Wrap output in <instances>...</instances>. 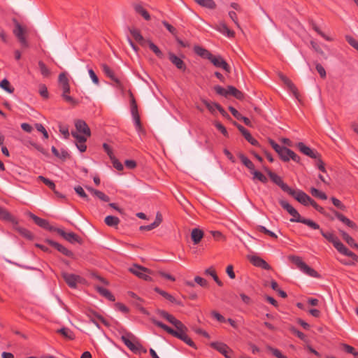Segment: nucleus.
Listing matches in <instances>:
<instances>
[{"mask_svg":"<svg viewBox=\"0 0 358 358\" xmlns=\"http://www.w3.org/2000/svg\"><path fill=\"white\" fill-rule=\"evenodd\" d=\"M279 203L281 207L286 210L287 213L292 216L290 219V222L303 223L313 229H320V225L317 223L310 219L301 217L299 212L287 201L280 200Z\"/></svg>","mask_w":358,"mask_h":358,"instance_id":"1","label":"nucleus"},{"mask_svg":"<svg viewBox=\"0 0 358 358\" xmlns=\"http://www.w3.org/2000/svg\"><path fill=\"white\" fill-rule=\"evenodd\" d=\"M122 341L134 353H146L147 350L138 341L137 338L131 333H127L121 336Z\"/></svg>","mask_w":358,"mask_h":358,"instance_id":"2","label":"nucleus"},{"mask_svg":"<svg viewBox=\"0 0 358 358\" xmlns=\"http://www.w3.org/2000/svg\"><path fill=\"white\" fill-rule=\"evenodd\" d=\"M13 21L15 24V29L13 31L14 35L17 37L19 42L23 47L27 48L29 45L25 36L27 33L26 28L22 26L16 19H13Z\"/></svg>","mask_w":358,"mask_h":358,"instance_id":"3","label":"nucleus"},{"mask_svg":"<svg viewBox=\"0 0 358 358\" xmlns=\"http://www.w3.org/2000/svg\"><path fill=\"white\" fill-rule=\"evenodd\" d=\"M129 270L131 273L141 279L146 281L152 280V278L148 275L152 273L151 271L145 267L134 264V266L130 268Z\"/></svg>","mask_w":358,"mask_h":358,"instance_id":"4","label":"nucleus"},{"mask_svg":"<svg viewBox=\"0 0 358 358\" xmlns=\"http://www.w3.org/2000/svg\"><path fill=\"white\" fill-rule=\"evenodd\" d=\"M287 194L304 206H308L312 199L306 193L300 189L294 190L291 188V191H289Z\"/></svg>","mask_w":358,"mask_h":358,"instance_id":"5","label":"nucleus"},{"mask_svg":"<svg viewBox=\"0 0 358 358\" xmlns=\"http://www.w3.org/2000/svg\"><path fill=\"white\" fill-rule=\"evenodd\" d=\"M27 215L40 227L48 230L49 231H57L58 228L51 226L47 220L41 218L31 212H27Z\"/></svg>","mask_w":358,"mask_h":358,"instance_id":"6","label":"nucleus"},{"mask_svg":"<svg viewBox=\"0 0 358 358\" xmlns=\"http://www.w3.org/2000/svg\"><path fill=\"white\" fill-rule=\"evenodd\" d=\"M210 345L222 354L226 358H232V350L224 343L212 342Z\"/></svg>","mask_w":358,"mask_h":358,"instance_id":"7","label":"nucleus"},{"mask_svg":"<svg viewBox=\"0 0 358 358\" xmlns=\"http://www.w3.org/2000/svg\"><path fill=\"white\" fill-rule=\"evenodd\" d=\"M101 69L103 72L106 74V76L111 79L113 82L115 83L116 87L119 89L123 90L124 89L123 83L122 81L118 79L113 72V71L106 64H101Z\"/></svg>","mask_w":358,"mask_h":358,"instance_id":"8","label":"nucleus"},{"mask_svg":"<svg viewBox=\"0 0 358 358\" xmlns=\"http://www.w3.org/2000/svg\"><path fill=\"white\" fill-rule=\"evenodd\" d=\"M59 235L71 243H82V238L74 232H65L63 229L58 228L56 231Z\"/></svg>","mask_w":358,"mask_h":358,"instance_id":"9","label":"nucleus"},{"mask_svg":"<svg viewBox=\"0 0 358 358\" xmlns=\"http://www.w3.org/2000/svg\"><path fill=\"white\" fill-rule=\"evenodd\" d=\"M210 62L217 68L223 69L227 73L231 72V68L228 63L220 55H213L210 59Z\"/></svg>","mask_w":358,"mask_h":358,"instance_id":"10","label":"nucleus"},{"mask_svg":"<svg viewBox=\"0 0 358 358\" xmlns=\"http://www.w3.org/2000/svg\"><path fill=\"white\" fill-rule=\"evenodd\" d=\"M278 76L280 79L284 83V84L287 87L288 90L293 94L295 98L299 99V93L292 81L282 73H278Z\"/></svg>","mask_w":358,"mask_h":358,"instance_id":"11","label":"nucleus"},{"mask_svg":"<svg viewBox=\"0 0 358 358\" xmlns=\"http://www.w3.org/2000/svg\"><path fill=\"white\" fill-rule=\"evenodd\" d=\"M269 178H271V180L275 183L277 185H278L282 191L288 193L289 191H291V187H289L286 183H285L283 182V180H282V178L278 176L276 173L271 171H268L267 172Z\"/></svg>","mask_w":358,"mask_h":358,"instance_id":"12","label":"nucleus"},{"mask_svg":"<svg viewBox=\"0 0 358 358\" xmlns=\"http://www.w3.org/2000/svg\"><path fill=\"white\" fill-rule=\"evenodd\" d=\"M45 243H47L48 245H51L52 247L55 248L57 251L63 254L64 255L73 258L74 254L71 250H68L66 248L61 245L60 243L55 242L54 241L46 239Z\"/></svg>","mask_w":358,"mask_h":358,"instance_id":"13","label":"nucleus"},{"mask_svg":"<svg viewBox=\"0 0 358 358\" xmlns=\"http://www.w3.org/2000/svg\"><path fill=\"white\" fill-rule=\"evenodd\" d=\"M62 276L66 284L71 288H76L77 283L81 279L80 276L67 272H62Z\"/></svg>","mask_w":358,"mask_h":358,"instance_id":"14","label":"nucleus"},{"mask_svg":"<svg viewBox=\"0 0 358 358\" xmlns=\"http://www.w3.org/2000/svg\"><path fill=\"white\" fill-rule=\"evenodd\" d=\"M296 147L298 149L306 156H308L310 158H318L320 157V153L316 150H312L310 148L306 145L303 143L299 142L297 143Z\"/></svg>","mask_w":358,"mask_h":358,"instance_id":"15","label":"nucleus"},{"mask_svg":"<svg viewBox=\"0 0 358 358\" xmlns=\"http://www.w3.org/2000/svg\"><path fill=\"white\" fill-rule=\"evenodd\" d=\"M248 259H249L250 262L255 266L259 267V268H262L265 270L271 269L270 265L259 256H257V255L249 256Z\"/></svg>","mask_w":358,"mask_h":358,"instance_id":"16","label":"nucleus"},{"mask_svg":"<svg viewBox=\"0 0 358 358\" xmlns=\"http://www.w3.org/2000/svg\"><path fill=\"white\" fill-rule=\"evenodd\" d=\"M61 88L62 90V97L64 100L71 105H76L78 102L71 96L69 95L70 93V85L69 83H64L60 85Z\"/></svg>","mask_w":358,"mask_h":358,"instance_id":"17","label":"nucleus"},{"mask_svg":"<svg viewBox=\"0 0 358 358\" xmlns=\"http://www.w3.org/2000/svg\"><path fill=\"white\" fill-rule=\"evenodd\" d=\"M75 126L77 132L81 133L86 136L87 137H90L91 136L90 129L84 120H76L75 122Z\"/></svg>","mask_w":358,"mask_h":358,"instance_id":"18","label":"nucleus"},{"mask_svg":"<svg viewBox=\"0 0 358 358\" xmlns=\"http://www.w3.org/2000/svg\"><path fill=\"white\" fill-rule=\"evenodd\" d=\"M187 328L180 322V341H184L189 346L196 349V345L190 337L186 334Z\"/></svg>","mask_w":358,"mask_h":358,"instance_id":"19","label":"nucleus"},{"mask_svg":"<svg viewBox=\"0 0 358 358\" xmlns=\"http://www.w3.org/2000/svg\"><path fill=\"white\" fill-rule=\"evenodd\" d=\"M157 313L159 316L164 318L169 322L174 325L177 329H179V321L172 315L163 310H157Z\"/></svg>","mask_w":358,"mask_h":358,"instance_id":"20","label":"nucleus"},{"mask_svg":"<svg viewBox=\"0 0 358 358\" xmlns=\"http://www.w3.org/2000/svg\"><path fill=\"white\" fill-rule=\"evenodd\" d=\"M194 51L197 55L203 59H207L210 60L213 56V55L209 50L199 45H194Z\"/></svg>","mask_w":358,"mask_h":358,"instance_id":"21","label":"nucleus"},{"mask_svg":"<svg viewBox=\"0 0 358 358\" xmlns=\"http://www.w3.org/2000/svg\"><path fill=\"white\" fill-rule=\"evenodd\" d=\"M129 32L133 36V38L141 45L145 46L147 45V41L143 36L141 35V31L135 28H129Z\"/></svg>","mask_w":358,"mask_h":358,"instance_id":"22","label":"nucleus"},{"mask_svg":"<svg viewBox=\"0 0 358 358\" xmlns=\"http://www.w3.org/2000/svg\"><path fill=\"white\" fill-rule=\"evenodd\" d=\"M0 220L9 222L13 224H17V221L6 208L0 206Z\"/></svg>","mask_w":358,"mask_h":358,"instance_id":"23","label":"nucleus"},{"mask_svg":"<svg viewBox=\"0 0 358 358\" xmlns=\"http://www.w3.org/2000/svg\"><path fill=\"white\" fill-rule=\"evenodd\" d=\"M334 213L338 220H339L341 222H342L343 224H345L348 227H349L352 229H357V226L354 222H352V220L348 219L347 217H345L341 213H339L336 210H334Z\"/></svg>","mask_w":358,"mask_h":358,"instance_id":"24","label":"nucleus"},{"mask_svg":"<svg viewBox=\"0 0 358 358\" xmlns=\"http://www.w3.org/2000/svg\"><path fill=\"white\" fill-rule=\"evenodd\" d=\"M153 323L156 326L163 329L164 331H166L169 334L173 335L176 338H179V331L174 330L172 328L169 327V326L166 325L165 324L162 323V322H159V321H157L155 320H153Z\"/></svg>","mask_w":358,"mask_h":358,"instance_id":"25","label":"nucleus"},{"mask_svg":"<svg viewBox=\"0 0 358 358\" xmlns=\"http://www.w3.org/2000/svg\"><path fill=\"white\" fill-rule=\"evenodd\" d=\"M203 231L199 229V228H194L192 230L191 232V238L194 243V245L199 244L201 239L203 237Z\"/></svg>","mask_w":358,"mask_h":358,"instance_id":"26","label":"nucleus"},{"mask_svg":"<svg viewBox=\"0 0 358 358\" xmlns=\"http://www.w3.org/2000/svg\"><path fill=\"white\" fill-rule=\"evenodd\" d=\"M94 289L103 296L106 298L110 301H115V298L112 293L107 289L102 287L99 285H94Z\"/></svg>","mask_w":358,"mask_h":358,"instance_id":"27","label":"nucleus"},{"mask_svg":"<svg viewBox=\"0 0 358 358\" xmlns=\"http://www.w3.org/2000/svg\"><path fill=\"white\" fill-rule=\"evenodd\" d=\"M217 29L221 32L222 34H225L227 35L228 37L229 38H233L234 37V35H235V33L234 31L229 29L227 27V25L226 24L225 22H220L218 24H217Z\"/></svg>","mask_w":358,"mask_h":358,"instance_id":"28","label":"nucleus"},{"mask_svg":"<svg viewBox=\"0 0 358 358\" xmlns=\"http://www.w3.org/2000/svg\"><path fill=\"white\" fill-rule=\"evenodd\" d=\"M86 189L90 193H92L93 195H94L97 198H99L100 200H101L103 201H105V202L109 201V200H110L109 196H107L106 194H105L103 192H101L99 190H97L96 189H94L93 187H88V186L86 187Z\"/></svg>","mask_w":358,"mask_h":358,"instance_id":"29","label":"nucleus"},{"mask_svg":"<svg viewBox=\"0 0 358 358\" xmlns=\"http://www.w3.org/2000/svg\"><path fill=\"white\" fill-rule=\"evenodd\" d=\"M56 332L62 335L64 338L67 340L72 341L75 339L74 333L67 327H62L59 329H57Z\"/></svg>","mask_w":358,"mask_h":358,"instance_id":"30","label":"nucleus"},{"mask_svg":"<svg viewBox=\"0 0 358 358\" xmlns=\"http://www.w3.org/2000/svg\"><path fill=\"white\" fill-rule=\"evenodd\" d=\"M229 95H231L238 100H243L245 97L244 94L241 91L231 85L228 86V96Z\"/></svg>","mask_w":358,"mask_h":358,"instance_id":"31","label":"nucleus"},{"mask_svg":"<svg viewBox=\"0 0 358 358\" xmlns=\"http://www.w3.org/2000/svg\"><path fill=\"white\" fill-rule=\"evenodd\" d=\"M131 113L137 129L141 131L142 129V126L141 123L140 115L138 111V106H135L134 105L133 108H131Z\"/></svg>","mask_w":358,"mask_h":358,"instance_id":"32","label":"nucleus"},{"mask_svg":"<svg viewBox=\"0 0 358 358\" xmlns=\"http://www.w3.org/2000/svg\"><path fill=\"white\" fill-rule=\"evenodd\" d=\"M343 240L352 248L358 249V244L355 243V241L348 234L343 230H339Z\"/></svg>","mask_w":358,"mask_h":358,"instance_id":"33","label":"nucleus"},{"mask_svg":"<svg viewBox=\"0 0 358 358\" xmlns=\"http://www.w3.org/2000/svg\"><path fill=\"white\" fill-rule=\"evenodd\" d=\"M134 10L141 15L145 20H150V15L148 12L142 6V5L136 3L134 5Z\"/></svg>","mask_w":358,"mask_h":358,"instance_id":"34","label":"nucleus"},{"mask_svg":"<svg viewBox=\"0 0 358 358\" xmlns=\"http://www.w3.org/2000/svg\"><path fill=\"white\" fill-rule=\"evenodd\" d=\"M199 6L213 10L216 8V3L213 0H194Z\"/></svg>","mask_w":358,"mask_h":358,"instance_id":"35","label":"nucleus"},{"mask_svg":"<svg viewBox=\"0 0 358 358\" xmlns=\"http://www.w3.org/2000/svg\"><path fill=\"white\" fill-rule=\"evenodd\" d=\"M238 157L241 162L250 171V172L255 169L254 164L245 155L243 154H239Z\"/></svg>","mask_w":358,"mask_h":358,"instance_id":"36","label":"nucleus"},{"mask_svg":"<svg viewBox=\"0 0 358 358\" xmlns=\"http://www.w3.org/2000/svg\"><path fill=\"white\" fill-rule=\"evenodd\" d=\"M320 233L322 236L327 239L329 242L331 243L333 245L338 240V238L334 235L332 232H325L322 229H320Z\"/></svg>","mask_w":358,"mask_h":358,"instance_id":"37","label":"nucleus"},{"mask_svg":"<svg viewBox=\"0 0 358 358\" xmlns=\"http://www.w3.org/2000/svg\"><path fill=\"white\" fill-rule=\"evenodd\" d=\"M180 206L182 207L184 211L189 215H191L193 210L192 204L185 198H180Z\"/></svg>","mask_w":358,"mask_h":358,"instance_id":"38","label":"nucleus"},{"mask_svg":"<svg viewBox=\"0 0 358 358\" xmlns=\"http://www.w3.org/2000/svg\"><path fill=\"white\" fill-rule=\"evenodd\" d=\"M301 271H303L304 273L308 275L309 276L314 277V278H319L320 275L319 273L314 270L313 268H310L309 266H308L306 264H305L302 268L300 269Z\"/></svg>","mask_w":358,"mask_h":358,"instance_id":"39","label":"nucleus"},{"mask_svg":"<svg viewBox=\"0 0 358 358\" xmlns=\"http://www.w3.org/2000/svg\"><path fill=\"white\" fill-rule=\"evenodd\" d=\"M104 221L109 227H116L120 223V219L117 217L113 215L106 216Z\"/></svg>","mask_w":358,"mask_h":358,"instance_id":"40","label":"nucleus"},{"mask_svg":"<svg viewBox=\"0 0 358 358\" xmlns=\"http://www.w3.org/2000/svg\"><path fill=\"white\" fill-rule=\"evenodd\" d=\"M154 290L159 294L161 296H162L164 299H166V300L169 301L171 303H174L176 301V299L172 296L170 294H169L168 292L164 291V290H162L160 288L156 287L154 288Z\"/></svg>","mask_w":358,"mask_h":358,"instance_id":"41","label":"nucleus"},{"mask_svg":"<svg viewBox=\"0 0 358 358\" xmlns=\"http://www.w3.org/2000/svg\"><path fill=\"white\" fill-rule=\"evenodd\" d=\"M292 150L287 148L286 147H282V149L278 153L279 157L280 159L284 162H288L290 159L289 155Z\"/></svg>","mask_w":358,"mask_h":358,"instance_id":"42","label":"nucleus"},{"mask_svg":"<svg viewBox=\"0 0 358 358\" xmlns=\"http://www.w3.org/2000/svg\"><path fill=\"white\" fill-rule=\"evenodd\" d=\"M0 87L8 93H13L15 89L7 79H3L0 82Z\"/></svg>","mask_w":358,"mask_h":358,"instance_id":"43","label":"nucleus"},{"mask_svg":"<svg viewBox=\"0 0 358 358\" xmlns=\"http://www.w3.org/2000/svg\"><path fill=\"white\" fill-rule=\"evenodd\" d=\"M147 45H148L150 49L159 58L163 57V53L159 50V48L154 44L152 41L148 40Z\"/></svg>","mask_w":358,"mask_h":358,"instance_id":"44","label":"nucleus"},{"mask_svg":"<svg viewBox=\"0 0 358 358\" xmlns=\"http://www.w3.org/2000/svg\"><path fill=\"white\" fill-rule=\"evenodd\" d=\"M38 67L41 71V73L43 77H48L50 75V71L45 64V63L42 61L38 62Z\"/></svg>","mask_w":358,"mask_h":358,"instance_id":"45","label":"nucleus"},{"mask_svg":"<svg viewBox=\"0 0 358 358\" xmlns=\"http://www.w3.org/2000/svg\"><path fill=\"white\" fill-rule=\"evenodd\" d=\"M266 350L271 352L273 356L276 358H287L285 355H282V352L277 348H273L270 345H266Z\"/></svg>","mask_w":358,"mask_h":358,"instance_id":"46","label":"nucleus"},{"mask_svg":"<svg viewBox=\"0 0 358 358\" xmlns=\"http://www.w3.org/2000/svg\"><path fill=\"white\" fill-rule=\"evenodd\" d=\"M310 193L313 196L319 198L320 199L326 200L327 199V196L326 195L325 193L318 190L315 187H311Z\"/></svg>","mask_w":358,"mask_h":358,"instance_id":"47","label":"nucleus"},{"mask_svg":"<svg viewBox=\"0 0 358 358\" xmlns=\"http://www.w3.org/2000/svg\"><path fill=\"white\" fill-rule=\"evenodd\" d=\"M335 248L341 254L345 255L348 252V249L338 239L334 244Z\"/></svg>","mask_w":358,"mask_h":358,"instance_id":"48","label":"nucleus"},{"mask_svg":"<svg viewBox=\"0 0 358 358\" xmlns=\"http://www.w3.org/2000/svg\"><path fill=\"white\" fill-rule=\"evenodd\" d=\"M203 103L206 106V108L209 110V111L212 113H214L215 109H217L218 106V103L215 102H210L206 99H202Z\"/></svg>","mask_w":358,"mask_h":358,"instance_id":"49","label":"nucleus"},{"mask_svg":"<svg viewBox=\"0 0 358 358\" xmlns=\"http://www.w3.org/2000/svg\"><path fill=\"white\" fill-rule=\"evenodd\" d=\"M257 230L258 231L262 232V233H264V234H266V235H268V236H271V237H272V238H278L277 235H276L275 233H273V231H270V230L267 229H266L265 227H264V226L258 225V226L257 227Z\"/></svg>","mask_w":358,"mask_h":358,"instance_id":"50","label":"nucleus"},{"mask_svg":"<svg viewBox=\"0 0 358 358\" xmlns=\"http://www.w3.org/2000/svg\"><path fill=\"white\" fill-rule=\"evenodd\" d=\"M251 173L253 174L254 178H257L259 181H261L263 183H266L268 181L267 178L260 171H256L254 169L252 171H251Z\"/></svg>","mask_w":358,"mask_h":358,"instance_id":"51","label":"nucleus"},{"mask_svg":"<svg viewBox=\"0 0 358 358\" xmlns=\"http://www.w3.org/2000/svg\"><path fill=\"white\" fill-rule=\"evenodd\" d=\"M38 180L43 182L45 185L50 188L52 191H55V184L48 178H46L42 176L38 177Z\"/></svg>","mask_w":358,"mask_h":358,"instance_id":"52","label":"nucleus"},{"mask_svg":"<svg viewBox=\"0 0 358 358\" xmlns=\"http://www.w3.org/2000/svg\"><path fill=\"white\" fill-rule=\"evenodd\" d=\"M289 259L292 260V262L297 266V267L299 269H301L303 266L306 264L304 262L302 261L301 257L298 256H291L289 257Z\"/></svg>","mask_w":358,"mask_h":358,"instance_id":"53","label":"nucleus"},{"mask_svg":"<svg viewBox=\"0 0 358 358\" xmlns=\"http://www.w3.org/2000/svg\"><path fill=\"white\" fill-rule=\"evenodd\" d=\"M75 192L83 199H85L87 201H90V198L87 194L85 192L84 189L81 186H76L74 187Z\"/></svg>","mask_w":358,"mask_h":358,"instance_id":"54","label":"nucleus"},{"mask_svg":"<svg viewBox=\"0 0 358 358\" xmlns=\"http://www.w3.org/2000/svg\"><path fill=\"white\" fill-rule=\"evenodd\" d=\"M215 92L221 96L227 97L228 96V87L227 89L220 86V85H215L214 87Z\"/></svg>","mask_w":358,"mask_h":358,"instance_id":"55","label":"nucleus"},{"mask_svg":"<svg viewBox=\"0 0 358 358\" xmlns=\"http://www.w3.org/2000/svg\"><path fill=\"white\" fill-rule=\"evenodd\" d=\"M39 94L43 99H47L49 97L48 88L44 84L39 85Z\"/></svg>","mask_w":358,"mask_h":358,"instance_id":"56","label":"nucleus"},{"mask_svg":"<svg viewBox=\"0 0 358 358\" xmlns=\"http://www.w3.org/2000/svg\"><path fill=\"white\" fill-rule=\"evenodd\" d=\"M343 348L346 352L352 354L355 358H358V352L355 351V349L353 347L348 344H343Z\"/></svg>","mask_w":358,"mask_h":358,"instance_id":"57","label":"nucleus"},{"mask_svg":"<svg viewBox=\"0 0 358 358\" xmlns=\"http://www.w3.org/2000/svg\"><path fill=\"white\" fill-rule=\"evenodd\" d=\"M194 282L197 283L199 285H200L202 287L206 288L208 287V281L206 279H204L200 276H196L194 278Z\"/></svg>","mask_w":358,"mask_h":358,"instance_id":"58","label":"nucleus"},{"mask_svg":"<svg viewBox=\"0 0 358 358\" xmlns=\"http://www.w3.org/2000/svg\"><path fill=\"white\" fill-rule=\"evenodd\" d=\"M71 135L76 139L77 143H85L87 141V137L86 136L80 135L78 132L71 131Z\"/></svg>","mask_w":358,"mask_h":358,"instance_id":"59","label":"nucleus"},{"mask_svg":"<svg viewBox=\"0 0 358 358\" xmlns=\"http://www.w3.org/2000/svg\"><path fill=\"white\" fill-rule=\"evenodd\" d=\"M18 231L21 235H22L24 237H25L29 240H31L34 237L32 233L25 228H19Z\"/></svg>","mask_w":358,"mask_h":358,"instance_id":"60","label":"nucleus"},{"mask_svg":"<svg viewBox=\"0 0 358 358\" xmlns=\"http://www.w3.org/2000/svg\"><path fill=\"white\" fill-rule=\"evenodd\" d=\"M313 29L326 41H331L333 40L331 37L327 36L324 32H322L315 24H313Z\"/></svg>","mask_w":358,"mask_h":358,"instance_id":"61","label":"nucleus"},{"mask_svg":"<svg viewBox=\"0 0 358 358\" xmlns=\"http://www.w3.org/2000/svg\"><path fill=\"white\" fill-rule=\"evenodd\" d=\"M243 136L245 138V140L248 141L252 145L259 146V142L252 136L249 131L246 133L245 135Z\"/></svg>","mask_w":358,"mask_h":358,"instance_id":"62","label":"nucleus"},{"mask_svg":"<svg viewBox=\"0 0 358 358\" xmlns=\"http://www.w3.org/2000/svg\"><path fill=\"white\" fill-rule=\"evenodd\" d=\"M345 39L351 46L358 50V41L356 39L349 35L345 36Z\"/></svg>","mask_w":358,"mask_h":358,"instance_id":"63","label":"nucleus"},{"mask_svg":"<svg viewBox=\"0 0 358 358\" xmlns=\"http://www.w3.org/2000/svg\"><path fill=\"white\" fill-rule=\"evenodd\" d=\"M290 331L294 335H296L298 338H299L301 340H302V341H305L306 340V335L303 332H301V331H299L298 329H296L295 327H292L290 328Z\"/></svg>","mask_w":358,"mask_h":358,"instance_id":"64","label":"nucleus"}]
</instances>
